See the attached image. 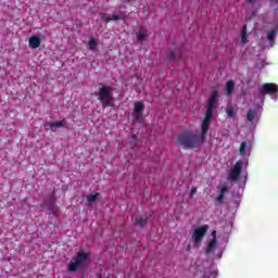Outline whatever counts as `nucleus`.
Wrapping results in <instances>:
<instances>
[{
  "mask_svg": "<svg viewBox=\"0 0 278 278\" xmlns=\"http://www.w3.org/2000/svg\"><path fill=\"white\" fill-rule=\"evenodd\" d=\"M278 2V0H276Z\"/></svg>",
  "mask_w": 278,
  "mask_h": 278,
  "instance_id": "32",
  "label": "nucleus"
},
{
  "mask_svg": "<svg viewBox=\"0 0 278 278\" xmlns=\"http://www.w3.org/2000/svg\"><path fill=\"white\" fill-rule=\"evenodd\" d=\"M100 18L105 23H110V21H125V18H127V15L123 12L113 13L112 16L108 15V13H101Z\"/></svg>",
  "mask_w": 278,
  "mask_h": 278,
  "instance_id": "9",
  "label": "nucleus"
},
{
  "mask_svg": "<svg viewBox=\"0 0 278 278\" xmlns=\"http://www.w3.org/2000/svg\"><path fill=\"white\" fill-rule=\"evenodd\" d=\"M49 203H53V201H55V195H50L48 199Z\"/></svg>",
  "mask_w": 278,
  "mask_h": 278,
  "instance_id": "29",
  "label": "nucleus"
},
{
  "mask_svg": "<svg viewBox=\"0 0 278 278\" xmlns=\"http://www.w3.org/2000/svg\"><path fill=\"white\" fill-rule=\"evenodd\" d=\"M208 229H210L208 225H203V226L197 228L192 235L193 242L195 244H199V242H201V240H203V238H205V233H207Z\"/></svg>",
  "mask_w": 278,
  "mask_h": 278,
  "instance_id": "8",
  "label": "nucleus"
},
{
  "mask_svg": "<svg viewBox=\"0 0 278 278\" xmlns=\"http://www.w3.org/2000/svg\"><path fill=\"white\" fill-rule=\"evenodd\" d=\"M218 190H219V194L217 198H215L214 203L215 205H223V201L225 200V194H227L229 187H227V184H222L219 185Z\"/></svg>",
  "mask_w": 278,
  "mask_h": 278,
  "instance_id": "10",
  "label": "nucleus"
},
{
  "mask_svg": "<svg viewBox=\"0 0 278 278\" xmlns=\"http://www.w3.org/2000/svg\"><path fill=\"white\" fill-rule=\"evenodd\" d=\"M255 116H257V113H256L254 110L248 111V114H247V121H248V123L253 122V119L255 118Z\"/></svg>",
  "mask_w": 278,
  "mask_h": 278,
  "instance_id": "21",
  "label": "nucleus"
},
{
  "mask_svg": "<svg viewBox=\"0 0 278 278\" xmlns=\"http://www.w3.org/2000/svg\"><path fill=\"white\" fill-rule=\"evenodd\" d=\"M214 105H208L207 110L204 114V118L201 124V139L205 142V138H207V134L210 131V123H212V118H214Z\"/></svg>",
  "mask_w": 278,
  "mask_h": 278,
  "instance_id": "2",
  "label": "nucleus"
},
{
  "mask_svg": "<svg viewBox=\"0 0 278 278\" xmlns=\"http://www.w3.org/2000/svg\"><path fill=\"white\" fill-rule=\"evenodd\" d=\"M261 94H270L271 99H277L278 86L277 84L267 83L260 88Z\"/></svg>",
  "mask_w": 278,
  "mask_h": 278,
  "instance_id": "5",
  "label": "nucleus"
},
{
  "mask_svg": "<svg viewBox=\"0 0 278 278\" xmlns=\"http://www.w3.org/2000/svg\"><path fill=\"white\" fill-rule=\"evenodd\" d=\"M129 139H130V143L134 144V142H136V140H138V136L132 134L129 136Z\"/></svg>",
  "mask_w": 278,
  "mask_h": 278,
  "instance_id": "27",
  "label": "nucleus"
},
{
  "mask_svg": "<svg viewBox=\"0 0 278 278\" xmlns=\"http://www.w3.org/2000/svg\"><path fill=\"white\" fill-rule=\"evenodd\" d=\"M240 155H244L247 153V141L241 142V146L239 148Z\"/></svg>",
  "mask_w": 278,
  "mask_h": 278,
  "instance_id": "24",
  "label": "nucleus"
},
{
  "mask_svg": "<svg viewBox=\"0 0 278 278\" xmlns=\"http://www.w3.org/2000/svg\"><path fill=\"white\" fill-rule=\"evenodd\" d=\"M149 38V30L147 28H139V31L137 34V39L142 42Z\"/></svg>",
  "mask_w": 278,
  "mask_h": 278,
  "instance_id": "14",
  "label": "nucleus"
},
{
  "mask_svg": "<svg viewBox=\"0 0 278 278\" xmlns=\"http://www.w3.org/2000/svg\"><path fill=\"white\" fill-rule=\"evenodd\" d=\"M99 197H101V193H94V194H90L87 198L88 203H94V201H97V199H99Z\"/></svg>",
  "mask_w": 278,
  "mask_h": 278,
  "instance_id": "23",
  "label": "nucleus"
},
{
  "mask_svg": "<svg viewBox=\"0 0 278 278\" xmlns=\"http://www.w3.org/2000/svg\"><path fill=\"white\" fill-rule=\"evenodd\" d=\"M87 45L90 51H97V45H98L97 39L90 38Z\"/></svg>",
  "mask_w": 278,
  "mask_h": 278,
  "instance_id": "20",
  "label": "nucleus"
},
{
  "mask_svg": "<svg viewBox=\"0 0 278 278\" xmlns=\"http://www.w3.org/2000/svg\"><path fill=\"white\" fill-rule=\"evenodd\" d=\"M149 223V217L137 216L135 218V225L138 227H144Z\"/></svg>",
  "mask_w": 278,
  "mask_h": 278,
  "instance_id": "17",
  "label": "nucleus"
},
{
  "mask_svg": "<svg viewBox=\"0 0 278 278\" xmlns=\"http://www.w3.org/2000/svg\"><path fill=\"white\" fill-rule=\"evenodd\" d=\"M178 144L179 147H182L184 149H197L201 144V142H204L203 139L200 137V135H197L192 131L185 130L178 136Z\"/></svg>",
  "mask_w": 278,
  "mask_h": 278,
  "instance_id": "1",
  "label": "nucleus"
},
{
  "mask_svg": "<svg viewBox=\"0 0 278 278\" xmlns=\"http://www.w3.org/2000/svg\"><path fill=\"white\" fill-rule=\"evenodd\" d=\"M197 194V187H191L190 193H189V199H192Z\"/></svg>",
  "mask_w": 278,
  "mask_h": 278,
  "instance_id": "26",
  "label": "nucleus"
},
{
  "mask_svg": "<svg viewBox=\"0 0 278 278\" xmlns=\"http://www.w3.org/2000/svg\"><path fill=\"white\" fill-rule=\"evenodd\" d=\"M100 101L102 103H106L108 105H112V88L108 86H102L99 91Z\"/></svg>",
  "mask_w": 278,
  "mask_h": 278,
  "instance_id": "6",
  "label": "nucleus"
},
{
  "mask_svg": "<svg viewBox=\"0 0 278 278\" xmlns=\"http://www.w3.org/2000/svg\"><path fill=\"white\" fill-rule=\"evenodd\" d=\"M233 90H236V83L233 80H228L224 87L225 94L230 97V94H233Z\"/></svg>",
  "mask_w": 278,
  "mask_h": 278,
  "instance_id": "11",
  "label": "nucleus"
},
{
  "mask_svg": "<svg viewBox=\"0 0 278 278\" xmlns=\"http://www.w3.org/2000/svg\"><path fill=\"white\" fill-rule=\"evenodd\" d=\"M28 45L30 49H38L40 47V37L34 35L28 39Z\"/></svg>",
  "mask_w": 278,
  "mask_h": 278,
  "instance_id": "13",
  "label": "nucleus"
},
{
  "mask_svg": "<svg viewBox=\"0 0 278 278\" xmlns=\"http://www.w3.org/2000/svg\"><path fill=\"white\" fill-rule=\"evenodd\" d=\"M89 257L90 255L88 253L77 252L76 257L72 260L68 265V271L75 273V270H77V268H79L84 262H87Z\"/></svg>",
  "mask_w": 278,
  "mask_h": 278,
  "instance_id": "3",
  "label": "nucleus"
},
{
  "mask_svg": "<svg viewBox=\"0 0 278 278\" xmlns=\"http://www.w3.org/2000/svg\"><path fill=\"white\" fill-rule=\"evenodd\" d=\"M277 36V29H271L268 34H267V40H269V42H273V40H275V37Z\"/></svg>",
  "mask_w": 278,
  "mask_h": 278,
  "instance_id": "22",
  "label": "nucleus"
},
{
  "mask_svg": "<svg viewBox=\"0 0 278 278\" xmlns=\"http://www.w3.org/2000/svg\"><path fill=\"white\" fill-rule=\"evenodd\" d=\"M270 47H273V43L270 45Z\"/></svg>",
  "mask_w": 278,
  "mask_h": 278,
  "instance_id": "31",
  "label": "nucleus"
},
{
  "mask_svg": "<svg viewBox=\"0 0 278 278\" xmlns=\"http://www.w3.org/2000/svg\"><path fill=\"white\" fill-rule=\"evenodd\" d=\"M227 115L230 117V118H233V116H236V111H233V106H229L227 109Z\"/></svg>",
  "mask_w": 278,
  "mask_h": 278,
  "instance_id": "25",
  "label": "nucleus"
},
{
  "mask_svg": "<svg viewBox=\"0 0 278 278\" xmlns=\"http://www.w3.org/2000/svg\"><path fill=\"white\" fill-rule=\"evenodd\" d=\"M211 240H214L215 242H217V239H216V230H213L212 231V239Z\"/></svg>",
  "mask_w": 278,
  "mask_h": 278,
  "instance_id": "28",
  "label": "nucleus"
},
{
  "mask_svg": "<svg viewBox=\"0 0 278 278\" xmlns=\"http://www.w3.org/2000/svg\"><path fill=\"white\" fill-rule=\"evenodd\" d=\"M218 92L213 90L208 97L207 105H216V103H218Z\"/></svg>",
  "mask_w": 278,
  "mask_h": 278,
  "instance_id": "16",
  "label": "nucleus"
},
{
  "mask_svg": "<svg viewBox=\"0 0 278 278\" xmlns=\"http://www.w3.org/2000/svg\"><path fill=\"white\" fill-rule=\"evenodd\" d=\"M49 127H50L51 131H55V129H60V127H66V121L62 119L59 122L50 123Z\"/></svg>",
  "mask_w": 278,
  "mask_h": 278,
  "instance_id": "15",
  "label": "nucleus"
},
{
  "mask_svg": "<svg viewBox=\"0 0 278 278\" xmlns=\"http://www.w3.org/2000/svg\"><path fill=\"white\" fill-rule=\"evenodd\" d=\"M242 161H238L228 173V181H238L240 179V175L242 174Z\"/></svg>",
  "mask_w": 278,
  "mask_h": 278,
  "instance_id": "4",
  "label": "nucleus"
},
{
  "mask_svg": "<svg viewBox=\"0 0 278 278\" xmlns=\"http://www.w3.org/2000/svg\"><path fill=\"white\" fill-rule=\"evenodd\" d=\"M144 105H135L132 111V123H137L138 125H142L144 123Z\"/></svg>",
  "mask_w": 278,
  "mask_h": 278,
  "instance_id": "7",
  "label": "nucleus"
},
{
  "mask_svg": "<svg viewBox=\"0 0 278 278\" xmlns=\"http://www.w3.org/2000/svg\"><path fill=\"white\" fill-rule=\"evenodd\" d=\"M217 247V241L211 240L206 247L205 254L210 255V253L214 252Z\"/></svg>",
  "mask_w": 278,
  "mask_h": 278,
  "instance_id": "18",
  "label": "nucleus"
},
{
  "mask_svg": "<svg viewBox=\"0 0 278 278\" xmlns=\"http://www.w3.org/2000/svg\"><path fill=\"white\" fill-rule=\"evenodd\" d=\"M128 2L131 1V0H127Z\"/></svg>",
  "mask_w": 278,
  "mask_h": 278,
  "instance_id": "30",
  "label": "nucleus"
},
{
  "mask_svg": "<svg viewBox=\"0 0 278 278\" xmlns=\"http://www.w3.org/2000/svg\"><path fill=\"white\" fill-rule=\"evenodd\" d=\"M240 40L242 45H247V42H249V35H247V25L242 27Z\"/></svg>",
  "mask_w": 278,
  "mask_h": 278,
  "instance_id": "19",
  "label": "nucleus"
},
{
  "mask_svg": "<svg viewBox=\"0 0 278 278\" xmlns=\"http://www.w3.org/2000/svg\"><path fill=\"white\" fill-rule=\"evenodd\" d=\"M179 58H181L180 49L169 50V52L166 54L167 60H179Z\"/></svg>",
  "mask_w": 278,
  "mask_h": 278,
  "instance_id": "12",
  "label": "nucleus"
}]
</instances>
